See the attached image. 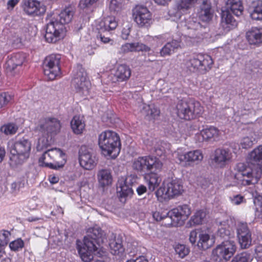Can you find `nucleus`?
<instances>
[{
	"label": "nucleus",
	"instance_id": "f257e3e1",
	"mask_svg": "<svg viewBox=\"0 0 262 262\" xmlns=\"http://www.w3.org/2000/svg\"><path fill=\"white\" fill-rule=\"evenodd\" d=\"M246 160V163L237 164V172L234 179L241 182L242 185L254 184L262 174V148H254L248 155Z\"/></svg>",
	"mask_w": 262,
	"mask_h": 262
},
{
	"label": "nucleus",
	"instance_id": "f03ea898",
	"mask_svg": "<svg viewBox=\"0 0 262 262\" xmlns=\"http://www.w3.org/2000/svg\"><path fill=\"white\" fill-rule=\"evenodd\" d=\"M163 163L156 157L146 156L135 159L132 164L133 169L144 177L147 183L148 189L154 191L158 187L161 179L158 174L162 170Z\"/></svg>",
	"mask_w": 262,
	"mask_h": 262
},
{
	"label": "nucleus",
	"instance_id": "7ed1b4c3",
	"mask_svg": "<svg viewBox=\"0 0 262 262\" xmlns=\"http://www.w3.org/2000/svg\"><path fill=\"white\" fill-rule=\"evenodd\" d=\"M104 238L105 234L101 228L95 226L88 229L83 243L77 240L76 248L82 261L91 262L93 259L94 255L101 256L99 249Z\"/></svg>",
	"mask_w": 262,
	"mask_h": 262
},
{
	"label": "nucleus",
	"instance_id": "20e7f679",
	"mask_svg": "<svg viewBox=\"0 0 262 262\" xmlns=\"http://www.w3.org/2000/svg\"><path fill=\"white\" fill-rule=\"evenodd\" d=\"M74 12L72 7H67L55 17L52 18L47 24L45 38L47 41L55 43L66 32L64 25L72 19Z\"/></svg>",
	"mask_w": 262,
	"mask_h": 262
},
{
	"label": "nucleus",
	"instance_id": "39448f33",
	"mask_svg": "<svg viewBox=\"0 0 262 262\" xmlns=\"http://www.w3.org/2000/svg\"><path fill=\"white\" fill-rule=\"evenodd\" d=\"M66 161V154L61 148H50L45 151L38 160L40 166L55 170L62 168Z\"/></svg>",
	"mask_w": 262,
	"mask_h": 262
},
{
	"label": "nucleus",
	"instance_id": "423d86ee",
	"mask_svg": "<svg viewBox=\"0 0 262 262\" xmlns=\"http://www.w3.org/2000/svg\"><path fill=\"white\" fill-rule=\"evenodd\" d=\"M178 116L186 120H190L200 116L203 112V108L198 101L190 100H180L177 105Z\"/></svg>",
	"mask_w": 262,
	"mask_h": 262
},
{
	"label": "nucleus",
	"instance_id": "0eeeda50",
	"mask_svg": "<svg viewBox=\"0 0 262 262\" xmlns=\"http://www.w3.org/2000/svg\"><path fill=\"white\" fill-rule=\"evenodd\" d=\"M237 248L234 241L225 240L213 249L212 259L215 262H227L235 253Z\"/></svg>",
	"mask_w": 262,
	"mask_h": 262
},
{
	"label": "nucleus",
	"instance_id": "6e6552de",
	"mask_svg": "<svg viewBox=\"0 0 262 262\" xmlns=\"http://www.w3.org/2000/svg\"><path fill=\"white\" fill-rule=\"evenodd\" d=\"M213 60L208 55L198 54L186 61L187 68L191 72L204 74L212 68Z\"/></svg>",
	"mask_w": 262,
	"mask_h": 262
},
{
	"label": "nucleus",
	"instance_id": "1a4fd4ad",
	"mask_svg": "<svg viewBox=\"0 0 262 262\" xmlns=\"http://www.w3.org/2000/svg\"><path fill=\"white\" fill-rule=\"evenodd\" d=\"M183 191L181 182L179 180L174 179L167 183H164L163 186L160 187L156 191V195L158 198H161L164 200H167L179 195Z\"/></svg>",
	"mask_w": 262,
	"mask_h": 262
},
{
	"label": "nucleus",
	"instance_id": "9d476101",
	"mask_svg": "<svg viewBox=\"0 0 262 262\" xmlns=\"http://www.w3.org/2000/svg\"><path fill=\"white\" fill-rule=\"evenodd\" d=\"M72 83L77 93L84 95L88 93L91 83L87 79V73L81 65L78 64L74 69Z\"/></svg>",
	"mask_w": 262,
	"mask_h": 262
},
{
	"label": "nucleus",
	"instance_id": "9b49d317",
	"mask_svg": "<svg viewBox=\"0 0 262 262\" xmlns=\"http://www.w3.org/2000/svg\"><path fill=\"white\" fill-rule=\"evenodd\" d=\"M236 234L241 249H247L255 244L254 234L249 229L247 223H240L236 229Z\"/></svg>",
	"mask_w": 262,
	"mask_h": 262
},
{
	"label": "nucleus",
	"instance_id": "f8f14e48",
	"mask_svg": "<svg viewBox=\"0 0 262 262\" xmlns=\"http://www.w3.org/2000/svg\"><path fill=\"white\" fill-rule=\"evenodd\" d=\"M61 55L51 54L47 56L44 61V73L49 79L53 80L60 74L59 67Z\"/></svg>",
	"mask_w": 262,
	"mask_h": 262
},
{
	"label": "nucleus",
	"instance_id": "ddd939ff",
	"mask_svg": "<svg viewBox=\"0 0 262 262\" xmlns=\"http://www.w3.org/2000/svg\"><path fill=\"white\" fill-rule=\"evenodd\" d=\"M232 158L229 148H216L210 156L209 163L214 168H224Z\"/></svg>",
	"mask_w": 262,
	"mask_h": 262
},
{
	"label": "nucleus",
	"instance_id": "4468645a",
	"mask_svg": "<svg viewBox=\"0 0 262 262\" xmlns=\"http://www.w3.org/2000/svg\"><path fill=\"white\" fill-rule=\"evenodd\" d=\"M99 147H121V141L119 135L115 132L107 130L99 136Z\"/></svg>",
	"mask_w": 262,
	"mask_h": 262
},
{
	"label": "nucleus",
	"instance_id": "2eb2a0df",
	"mask_svg": "<svg viewBox=\"0 0 262 262\" xmlns=\"http://www.w3.org/2000/svg\"><path fill=\"white\" fill-rule=\"evenodd\" d=\"M61 128L60 121L54 118L45 119L38 126L39 130L44 135L54 136L59 133Z\"/></svg>",
	"mask_w": 262,
	"mask_h": 262
},
{
	"label": "nucleus",
	"instance_id": "dca6fc26",
	"mask_svg": "<svg viewBox=\"0 0 262 262\" xmlns=\"http://www.w3.org/2000/svg\"><path fill=\"white\" fill-rule=\"evenodd\" d=\"M135 21L140 27L148 26L151 22V16L147 8L143 6H137L133 10Z\"/></svg>",
	"mask_w": 262,
	"mask_h": 262
},
{
	"label": "nucleus",
	"instance_id": "f3484780",
	"mask_svg": "<svg viewBox=\"0 0 262 262\" xmlns=\"http://www.w3.org/2000/svg\"><path fill=\"white\" fill-rule=\"evenodd\" d=\"M79 162L80 166L85 169H93L97 164L96 156L92 154L88 148H79Z\"/></svg>",
	"mask_w": 262,
	"mask_h": 262
},
{
	"label": "nucleus",
	"instance_id": "a211bd4d",
	"mask_svg": "<svg viewBox=\"0 0 262 262\" xmlns=\"http://www.w3.org/2000/svg\"><path fill=\"white\" fill-rule=\"evenodd\" d=\"M31 148H10V160L15 165L22 164L29 158Z\"/></svg>",
	"mask_w": 262,
	"mask_h": 262
},
{
	"label": "nucleus",
	"instance_id": "6ab92c4d",
	"mask_svg": "<svg viewBox=\"0 0 262 262\" xmlns=\"http://www.w3.org/2000/svg\"><path fill=\"white\" fill-rule=\"evenodd\" d=\"M186 26L189 31V35L191 37H200L205 34L208 29L206 26L203 25L196 20V18H190Z\"/></svg>",
	"mask_w": 262,
	"mask_h": 262
},
{
	"label": "nucleus",
	"instance_id": "aec40b11",
	"mask_svg": "<svg viewBox=\"0 0 262 262\" xmlns=\"http://www.w3.org/2000/svg\"><path fill=\"white\" fill-rule=\"evenodd\" d=\"M25 60L24 54L17 53L12 55L6 62L7 72L13 75V72L15 73V70L20 67Z\"/></svg>",
	"mask_w": 262,
	"mask_h": 262
},
{
	"label": "nucleus",
	"instance_id": "412c9836",
	"mask_svg": "<svg viewBox=\"0 0 262 262\" xmlns=\"http://www.w3.org/2000/svg\"><path fill=\"white\" fill-rule=\"evenodd\" d=\"M24 11L29 15H40L46 12V7L36 0H28L25 3Z\"/></svg>",
	"mask_w": 262,
	"mask_h": 262
},
{
	"label": "nucleus",
	"instance_id": "4be33fe9",
	"mask_svg": "<svg viewBox=\"0 0 262 262\" xmlns=\"http://www.w3.org/2000/svg\"><path fill=\"white\" fill-rule=\"evenodd\" d=\"M111 252L114 255H117L120 259L125 256V248L123 246V239L121 235H118L109 243Z\"/></svg>",
	"mask_w": 262,
	"mask_h": 262
},
{
	"label": "nucleus",
	"instance_id": "5701e85b",
	"mask_svg": "<svg viewBox=\"0 0 262 262\" xmlns=\"http://www.w3.org/2000/svg\"><path fill=\"white\" fill-rule=\"evenodd\" d=\"M221 27L225 32L235 28L237 25V21L235 19L229 10L222 11Z\"/></svg>",
	"mask_w": 262,
	"mask_h": 262
},
{
	"label": "nucleus",
	"instance_id": "b1692460",
	"mask_svg": "<svg viewBox=\"0 0 262 262\" xmlns=\"http://www.w3.org/2000/svg\"><path fill=\"white\" fill-rule=\"evenodd\" d=\"M197 0H177L176 2L177 10L172 9L169 10L170 16L173 17V20L179 19L181 17L180 11H186L189 9Z\"/></svg>",
	"mask_w": 262,
	"mask_h": 262
},
{
	"label": "nucleus",
	"instance_id": "393cba45",
	"mask_svg": "<svg viewBox=\"0 0 262 262\" xmlns=\"http://www.w3.org/2000/svg\"><path fill=\"white\" fill-rule=\"evenodd\" d=\"M246 38L250 45H260L262 43V28H252L246 33Z\"/></svg>",
	"mask_w": 262,
	"mask_h": 262
},
{
	"label": "nucleus",
	"instance_id": "a878e982",
	"mask_svg": "<svg viewBox=\"0 0 262 262\" xmlns=\"http://www.w3.org/2000/svg\"><path fill=\"white\" fill-rule=\"evenodd\" d=\"M199 18L204 22H208L213 17V10L209 0H204L201 5V10L199 14Z\"/></svg>",
	"mask_w": 262,
	"mask_h": 262
},
{
	"label": "nucleus",
	"instance_id": "bb28decb",
	"mask_svg": "<svg viewBox=\"0 0 262 262\" xmlns=\"http://www.w3.org/2000/svg\"><path fill=\"white\" fill-rule=\"evenodd\" d=\"M130 75V68L124 64L119 65L115 73V76L118 82L126 81L129 79Z\"/></svg>",
	"mask_w": 262,
	"mask_h": 262
},
{
	"label": "nucleus",
	"instance_id": "cd10ccee",
	"mask_svg": "<svg viewBox=\"0 0 262 262\" xmlns=\"http://www.w3.org/2000/svg\"><path fill=\"white\" fill-rule=\"evenodd\" d=\"M165 219L171 221L170 223H168V224L172 225L173 226H182L185 222L180 215H179L178 210H177L176 208H173L166 213Z\"/></svg>",
	"mask_w": 262,
	"mask_h": 262
},
{
	"label": "nucleus",
	"instance_id": "c85d7f7f",
	"mask_svg": "<svg viewBox=\"0 0 262 262\" xmlns=\"http://www.w3.org/2000/svg\"><path fill=\"white\" fill-rule=\"evenodd\" d=\"M123 51L128 52H149L151 49L149 47L141 42L127 43L122 46Z\"/></svg>",
	"mask_w": 262,
	"mask_h": 262
},
{
	"label": "nucleus",
	"instance_id": "c756f323",
	"mask_svg": "<svg viewBox=\"0 0 262 262\" xmlns=\"http://www.w3.org/2000/svg\"><path fill=\"white\" fill-rule=\"evenodd\" d=\"M219 130L214 127H210L203 129L200 134L198 135L199 140L209 141L212 138L217 137L219 135Z\"/></svg>",
	"mask_w": 262,
	"mask_h": 262
},
{
	"label": "nucleus",
	"instance_id": "7c9ffc66",
	"mask_svg": "<svg viewBox=\"0 0 262 262\" xmlns=\"http://www.w3.org/2000/svg\"><path fill=\"white\" fill-rule=\"evenodd\" d=\"M98 180L99 185L104 187L112 183V178L111 172L106 169L100 170L97 174Z\"/></svg>",
	"mask_w": 262,
	"mask_h": 262
},
{
	"label": "nucleus",
	"instance_id": "2f4dec72",
	"mask_svg": "<svg viewBox=\"0 0 262 262\" xmlns=\"http://www.w3.org/2000/svg\"><path fill=\"white\" fill-rule=\"evenodd\" d=\"M206 215V212L203 210L196 211L188 222L187 226L192 227L202 224L204 221Z\"/></svg>",
	"mask_w": 262,
	"mask_h": 262
},
{
	"label": "nucleus",
	"instance_id": "473e14b6",
	"mask_svg": "<svg viewBox=\"0 0 262 262\" xmlns=\"http://www.w3.org/2000/svg\"><path fill=\"white\" fill-rule=\"evenodd\" d=\"M212 245V242L210 235L207 233H200L199 235V241L196 246L200 250H205L209 249Z\"/></svg>",
	"mask_w": 262,
	"mask_h": 262
},
{
	"label": "nucleus",
	"instance_id": "72a5a7b5",
	"mask_svg": "<svg viewBox=\"0 0 262 262\" xmlns=\"http://www.w3.org/2000/svg\"><path fill=\"white\" fill-rule=\"evenodd\" d=\"M180 47V42L176 40L167 42L161 50L160 54L162 56L170 55L173 53L176 49Z\"/></svg>",
	"mask_w": 262,
	"mask_h": 262
},
{
	"label": "nucleus",
	"instance_id": "f704fd0d",
	"mask_svg": "<svg viewBox=\"0 0 262 262\" xmlns=\"http://www.w3.org/2000/svg\"><path fill=\"white\" fill-rule=\"evenodd\" d=\"M250 15L253 20H262V0H257L255 2Z\"/></svg>",
	"mask_w": 262,
	"mask_h": 262
},
{
	"label": "nucleus",
	"instance_id": "c9c22d12",
	"mask_svg": "<svg viewBox=\"0 0 262 262\" xmlns=\"http://www.w3.org/2000/svg\"><path fill=\"white\" fill-rule=\"evenodd\" d=\"M71 127L76 134H80L84 129L85 124L79 116H75L71 122Z\"/></svg>",
	"mask_w": 262,
	"mask_h": 262
},
{
	"label": "nucleus",
	"instance_id": "e433bc0d",
	"mask_svg": "<svg viewBox=\"0 0 262 262\" xmlns=\"http://www.w3.org/2000/svg\"><path fill=\"white\" fill-rule=\"evenodd\" d=\"M160 111L153 105L144 106L142 113L147 118V119H155L160 114Z\"/></svg>",
	"mask_w": 262,
	"mask_h": 262
},
{
	"label": "nucleus",
	"instance_id": "4c0bfd02",
	"mask_svg": "<svg viewBox=\"0 0 262 262\" xmlns=\"http://www.w3.org/2000/svg\"><path fill=\"white\" fill-rule=\"evenodd\" d=\"M117 26V23L113 17H107L104 20L101 21L98 27L104 28L105 30L109 32L111 30H114Z\"/></svg>",
	"mask_w": 262,
	"mask_h": 262
},
{
	"label": "nucleus",
	"instance_id": "58836bf2",
	"mask_svg": "<svg viewBox=\"0 0 262 262\" xmlns=\"http://www.w3.org/2000/svg\"><path fill=\"white\" fill-rule=\"evenodd\" d=\"M129 178H126L124 181V185L120 186V190L118 191L119 196L120 198L131 196L134 194L133 189L127 185L129 183L128 181Z\"/></svg>",
	"mask_w": 262,
	"mask_h": 262
},
{
	"label": "nucleus",
	"instance_id": "ea45409f",
	"mask_svg": "<svg viewBox=\"0 0 262 262\" xmlns=\"http://www.w3.org/2000/svg\"><path fill=\"white\" fill-rule=\"evenodd\" d=\"M97 29L98 30V34L97 35V39H99L104 43L113 42V40L110 38L111 33L108 31L105 30L104 28L98 26Z\"/></svg>",
	"mask_w": 262,
	"mask_h": 262
},
{
	"label": "nucleus",
	"instance_id": "a19ab883",
	"mask_svg": "<svg viewBox=\"0 0 262 262\" xmlns=\"http://www.w3.org/2000/svg\"><path fill=\"white\" fill-rule=\"evenodd\" d=\"M18 130V126L14 123H9L1 126L0 130L6 135L15 134Z\"/></svg>",
	"mask_w": 262,
	"mask_h": 262
},
{
	"label": "nucleus",
	"instance_id": "79ce46f5",
	"mask_svg": "<svg viewBox=\"0 0 262 262\" xmlns=\"http://www.w3.org/2000/svg\"><path fill=\"white\" fill-rule=\"evenodd\" d=\"M25 185V181L24 179H17L11 184L10 192L12 194L16 195L24 188Z\"/></svg>",
	"mask_w": 262,
	"mask_h": 262
},
{
	"label": "nucleus",
	"instance_id": "37998d69",
	"mask_svg": "<svg viewBox=\"0 0 262 262\" xmlns=\"http://www.w3.org/2000/svg\"><path fill=\"white\" fill-rule=\"evenodd\" d=\"M219 224L221 227L219 228L216 235L222 238H228L231 235V231L228 227H226V222H220Z\"/></svg>",
	"mask_w": 262,
	"mask_h": 262
},
{
	"label": "nucleus",
	"instance_id": "c03bdc74",
	"mask_svg": "<svg viewBox=\"0 0 262 262\" xmlns=\"http://www.w3.org/2000/svg\"><path fill=\"white\" fill-rule=\"evenodd\" d=\"M184 158L187 162H194L195 161L202 160L203 155L199 150H195L193 151L188 152L184 155Z\"/></svg>",
	"mask_w": 262,
	"mask_h": 262
},
{
	"label": "nucleus",
	"instance_id": "a18cd8bd",
	"mask_svg": "<svg viewBox=\"0 0 262 262\" xmlns=\"http://www.w3.org/2000/svg\"><path fill=\"white\" fill-rule=\"evenodd\" d=\"M136 192L138 195L139 196L138 200H147V202L150 200L149 196H150V193L147 192V189L146 187L143 185H140L136 188Z\"/></svg>",
	"mask_w": 262,
	"mask_h": 262
},
{
	"label": "nucleus",
	"instance_id": "49530a36",
	"mask_svg": "<svg viewBox=\"0 0 262 262\" xmlns=\"http://www.w3.org/2000/svg\"><path fill=\"white\" fill-rule=\"evenodd\" d=\"M176 209L178 210L179 215H180L184 221L188 219L191 214V208L188 205H179L176 207Z\"/></svg>",
	"mask_w": 262,
	"mask_h": 262
},
{
	"label": "nucleus",
	"instance_id": "de8ad7c7",
	"mask_svg": "<svg viewBox=\"0 0 262 262\" xmlns=\"http://www.w3.org/2000/svg\"><path fill=\"white\" fill-rule=\"evenodd\" d=\"M101 154L107 159H115L119 155L121 148H101Z\"/></svg>",
	"mask_w": 262,
	"mask_h": 262
},
{
	"label": "nucleus",
	"instance_id": "09e8293b",
	"mask_svg": "<svg viewBox=\"0 0 262 262\" xmlns=\"http://www.w3.org/2000/svg\"><path fill=\"white\" fill-rule=\"evenodd\" d=\"M251 260L250 253L244 252L233 257L231 262H251Z\"/></svg>",
	"mask_w": 262,
	"mask_h": 262
},
{
	"label": "nucleus",
	"instance_id": "8fccbe9b",
	"mask_svg": "<svg viewBox=\"0 0 262 262\" xmlns=\"http://www.w3.org/2000/svg\"><path fill=\"white\" fill-rule=\"evenodd\" d=\"M52 137L47 135V137L43 136L38 139V145L36 147H48L52 145L53 141Z\"/></svg>",
	"mask_w": 262,
	"mask_h": 262
},
{
	"label": "nucleus",
	"instance_id": "3c124183",
	"mask_svg": "<svg viewBox=\"0 0 262 262\" xmlns=\"http://www.w3.org/2000/svg\"><path fill=\"white\" fill-rule=\"evenodd\" d=\"M253 203L258 217L262 219V196L258 195L255 196L253 199Z\"/></svg>",
	"mask_w": 262,
	"mask_h": 262
},
{
	"label": "nucleus",
	"instance_id": "603ef678",
	"mask_svg": "<svg viewBox=\"0 0 262 262\" xmlns=\"http://www.w3.org/2000/svg\"><path fill=\"white\" fill-rule=\"evenodd\" d=\"M227 10H229L232 14L235 16H239L243 14L244 7L242 2L236 3L233 6H231L227 8Z\"/></svg>",
	"mask_w": 262,
	"mask_h": 262
},
{
	"label": "nucleus",
	"instance_id": "864d4df0",
	"mask_svg": "<svg viewBox=\"0 0 262 262\" xmlns=\"http://www.w3.org/2000/svg\"><path fill=\"white\" fill-rule=\"evenodd\" d=\"M174 250L179 257H184L189 253V249L183 244H178L174 247Z\"/></svg>",
	"mask_w": 262,
	"mask_h": 262
},
{
	"label": "nucleus",
	"instance_id": "5fc2aeb1",
	"mask_svg": "<svg viewBox=\"0 0 262 262\" xmlns=\"http://www.w3.org/2000/svg\"><path fill=\"white\" fill-rule=\"evenodd\" d=\"M24 247V242L21 238H18L9 244V247L12 251H17Z\"/></svg>",
	"mask_w": 262,
	"mask_h": 262
},
{
	"label": "nucleus",
	"instance_id": "6e6d98bb",
	"mask_svg": "<svg viewBox=\"0 0 262 262\" xmlns=\"http://www.w3.org/2000/svg\"><path fill=\"white\" fill-rule=\"evenodd\" d=\"M11 233L7 230L0 231V247H4L8 244Z\"/></svg>",
	"mask_w": 262,
	"mask_h": 262
},
{
	"label": "nucleus",
	"instance_id": "4d7b16f0",
	"mask_svg": "<svg viewBox=\"0 0 262 262\" xmlns=\"http://www.w3.org/2000/svg\"><path fill=\"white\" fill-rule=\"evenodd\" d=\"M12 96L8 93H3L0 94V108L6 106L12 100Z\"/></svg>",
	"mask_w": 262,
	"mask_h": 262
},
{
	"label": "nucleus",
	"instance_id": "13d9d810",
	"mask_svg": "<svg viewBox=\"0 0 262 262\" xmlns=\"http://www.w3.org/2000/svg\"><path fill=\"white\" fill-rule=\"evenodd\" d=\"M123 0H111L110 9L112 11H119L122 8Z\"/></svg>",
	"mask_w": 262,
	"mask_h": 262
},
{
	"label": "nucleus",
	"instance_id": "bf43d9fd",
	"mask_svg": "<svg viewBox=\"0 0 262 262\" xmlns=\"http://www.w3.org/2000/svg\"><path fill=\"white\" fill-rule=\"evenodd\" d=\"M14 147L21 146L24 147H31V143L27 139L25 138H23L15 141L14 144Z\"/></svg>",
	"mask_w": 262,
	"mask_h": 262
},
{
	"label": "nucleus",
	"instance_id": "052dcab7",
	"mask_svg": "<svg viewBox=\"0 0 262 262\" xmlns=\"http://www.w3.org/2000/svg\"><path fill=\"white\" fill-rule=\"evenodd\" d=\"M201 232L199 230H194L190 232L189 234V241L192 245H195L196 243V241L199 238V233Z\"/></svg>",
	"mask_w": 262,
	"mask_h": 262
},
{
	"label": "nucleus",
	"instance_id": "680f3d73",
	"mask_svg": "<svg viewBox=\"0 0 262 262\" xmlns=\"http://www.w3.org/2000/svg\"><path fill=\"white\" fill-rule=\"evenodd\" d=\"M254 139L252 140L248 137H244L241 142V145L242 147H251L253 145Z\"/></svg>",
	"mask_w": 262,
	"mask_h": 262
},
{
	"label": "nucleus",
	"instance_id": "e2e57ef3",
	"mask_svg": "<svg viewBox=\"0 0 262 262\" xmlns=\"http://www.w3.org/2000/svg\"><path fill=\"white\" fill-rule=\"evenodd\" d=\"M230 199L233 204L238 205L243 202L244 198L241 195L237 194L233 197H230Z\"/></svg>",
	"mask_w": 262,
	"mask_h": 262
},
{
	"label": "nucleus",
	"instance_id": "0e129e2a",
	"mask_svg": "<svg viewBox=\"0 0 262 262\" xmlns=\"http://www.w3.org/2000/svg\"><path fill=\"white\" fill-rule=\"evenodd\" d=\"M152 216L154 220L157 222H160L162 220V219H165L166 217V213L165 214H163L158 211L152 212Z\"/></svg>",
	"mask_w": 262,
	"mask_h": 262
},
{
	"label": "nucleus",
	"instance_id": "69168bd1",
	"mask_svg": "<svg viewBox=\"0 0 262 262\" xmlns=\"http://www.w3.org/2000/svg\"><path fill=\"white\" fill-rule=\"evenodd\" d=\"M97 1L98 0H80L79 6L81 8L84 9L92 5Z\"/></svg>",
	"mask_w": 262,
	"mask_h": 262
},
{
	"label": "nucleus",
	"instance_id": "338daca9",
	"mask_svg": "<svg viewBox=\"0 0 262 262\" xmlns=\"http://www.w3.org/2000/svg\"><path fill=\"white\" fill-rule=\"evenodd\" d=\"M126 262H148V260L144 256L139 255L136 259H130Z\"/></svg>",
	"mask_w": 262,
	"mask_h": 262
},
{
	"label": "nucleus",
	"instance_id": "774afa93",
	"mask_svg": "<svg viewBox=\"0 0 262 262\" xmlns=\"http://www.w3.org/2000/svg\"><path fill=\"white\" fill-rule=\"evenodd\" d=\"M255 254L257 260L262 261V246H258L255 249Z\"/></svg>",
	"mask_w": 262,
	"mask_h": 262
}]
</instances>
